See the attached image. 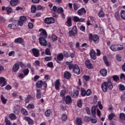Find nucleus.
Listing matches in <instances>:
<instances>
[{
  "instance_id": "nucleus-1",
  "label": "nucleus",
  "mask_w": 125,
  "mask_h": 125,
  "mask_svg": "<svg viewBox=\"0 0 125 125\" xmlns=\"http://www.w3.org/2000/svg\"><path fill=\"white\" fill-rule=\"evenodd\" d=\"M65 64L68 66L69 70H72L74 74H76V75L81 74V69L78 64H74L72 62H66Z\"/></svg>"
},
{
  "instance_id": "nucleus-2",
  "label": "nucleus",
  "mask_w": 125,
  "mask_h": 125,
  "mask_svg": "<svg viewBox=\"0 0 125 125\" xmlns=\"http://www.w3.org/2000/svg\"><path fill=\"white\" fill-rule=\"evenodd\" d=\"M107 88H109V89H113V85L112 84L111 80H108L107 82H104L102 83V88L104 92L107 91Z\"/></svg>"
},
{
  "instance_id": "nucleus-3",
  "label": "nucleus",
  "mask_w": 125,
  "mask_h": 125,
  "mask_svg": "<svg viewBox=\"0 0 125 125\" xmlns=\"http://www.w3.org/2000/svg\"><path fill=\"white\" fill-rule=\"evenodd\" d=\"M89 39L91 41H93L94 43H98L99 42V36L96 34H92V33H90L89 34Z\"/></svg>"
},
{
  "instance_id": "nucleus-4",
  "label": "nucleus",
  "mask_w": 125,
  "mask_h": 125,
  "mask_svg": "<svg viewBox=\"0 0 125 125\" xmlns=\"http://www.w3.org/2000/svg\"><path fill=\"white\" fill-rule=\"evenodd\" d=\"M27 21V18L25 16H21L20 17V19L18 21L19 25L22 27L24 23H26Z\"/></svg>"
},
{
  "instance_id": "nucleus-5",
  "label": "nucleus",
  "mask_w": 125,
  "mask_h": 125,
  "mask_svg": "<svg viewBox=\"0 0 125 125\" xmlns=\"http://www.w3.org/2000/svg\"><path fill=\"white\" fill-rule=\"evenodd\" d=\"M39 32H41L40 34V38L42 39H47V33H46V30L43 29H39Z\"/></svg>"
},
{
  "instance_id": "nucleus-6",
  "label": "nucleus",
  "mask_w": 125,
  "mask_h": 125,
  "mask_svg": "<svg viewBox=\"0 0 125 125\" xmlns=\"http://www.w3.org/2000/svg\"><path fill=\"white\" fill-rule=\"evenodd\" d=\"M70 37H75L77 35V26H74L71 30L68 32Z\"/></svg>"
},
{
  "instance_id": "nucleus-7",
  "label": "nucleus",
  "mask_w": 125,
  "mask_h": 125,
  "mask_svg": "<svg viewBox=\"0 0 125 125\" xmlns=\"http://www.w3.org/2000/svg\"><path fill=\"white\" fill-rule=\"evenodd\" d=\"M44 22L45 23V24H53V23L55 22V20L53 18H46L44 20Z\"/></svg>"
},
{
  "instance_id": "nucleus-8",
  "label": "nucleus",
  "mask_w": 125,
  "mask_h": 125,
  "mask_svg": "<svg viewBox=\"0 0 125 125\" xmlns=\"http://www.w3.org/2000/svg\"><path fill=\"white\" fill-rule=\"evenodd\" d=\"M39 42L40 44L43 45V46L47 45V41L45 40V38H39Z\"/></svg>"
},
{
  "instance_id": "nucleus-9",
  "label": "nucleus",
  "mask_w": 125,
  "mask_h": 125,
  "mask_svg": "<svg viewBox=\"0 0 125 125\" xmlns=\"http://www.w3.org/2000/svg\"><path fill=\"white\" fill-rule=\"evenodd\" d=\"M85 13H86V10H85V9L83 7L78 10L77 11V14L79 16H82V15H83V14H85Z\"/></svg>"
},
{
  "instance_id": "nucleus-10",
  "label": "nucleus",
  "mask_w": 125,
  "mask_h": 125,
  "mask_svg": "<svg viewBox=\"0 0 125 125\" xmlns=\"http://www.w3.org/2000/svg\"><path fill=\"white\" fill-rule=\"evenodd\" d=\"M32 51L35 57H39L40 56V51L38 49L33 48Z\"/></svg>"
},
{
  "instance_id": "nucleus-11",
  "label": "nucleus",
  "mask_w": 125,
  "mask_h": 125,
  "mask_svg": "<svg viewBox=\"0 0 125 125\" xmlns=\"http://www.w3.org/2000/svg\"><path fill=\"white\" fill-rule=\"evenodd\" d=\"M72 76V74H71V72L69 71H65L64 73L63 77L64 79H66V80H70L71 79V77Z\"/></svg>"
},
{
  "instance_id": "nucleus-12",
  "label": "nucleus",
  "mask_w": 125,
  "mask_h": 125,
  "mask_svg": "<svg viewBox=\"0 0 125 125\" xmlns=\"http://www.w3.org/2000/svg\"><path fill=\"white\" fill-rule=\"evenodd\" d=\"M85 65L88 69H92L93 68V66L92 65V64L90 63V61L89 60H86L85 62Z\"/></svg>"
},
{
  "instance_id": "nucleus-13",
  "label": "nucleus",
  "mask_w": 125,
  "mask_h": 125,
  "mask_svg": "<svg viewBox=\"0 0 125 125\" xmlns=\"http://www.w3.org/2000/svg\"><path fill=\"white\" fill-rule=\"evenodd\" d=\"M90 56L93 60H95V59H96V53L94 50H91L90 52Z\"/></svg>"
},
{
  "instance_id": "nucleus-14",
  "label": "nucleus",
  "mask_w": 125,
  "mask_h": 125,
  "mask_svg": "<svg viewBox=\"0 0 125 125\" xmlns=\"http://www.w3.org/2000/svg\"><path fill=\"white\" fill-rule=\"evenodd\" d=\"M19 3V0H11L10 4L11 6H16Z\"/></svg>"
},
{
  "instance_id": "nucleus-15",
  "label": "nucleus",
  "mask_w": 125,
  "mask_h": 125,
  "mask_svg": "<svg viewBox=\"0 0 125 125\" xmlns=\"http://www.w3.org/2000/svg\"><path fill=\"white\" fill-rule=\"evenodd\" d=\"M15 42H16L17 43H21L22 44V45H24V40L21 37L16 39L15 40Z\"/></svg>"
},
{
  "instance_id": "nucleus-16",
  "label": "nucleus",
  "mask_w": 125,
  "mask_h": 125,
  "mask_svg": "<svg viewBox=\"0 0 125 125\" xmlns=\"http://www.w3.org/2000/svg\"><path fill=\"white\" fill-rule=\"evenodd\" d=\"M73 21L74 22H83L84 21V19L80 18L79 17L74 16L73 18Z\"/></svg>"
},
{
  "instance_id": "nucleus-17",
  "label": "nucleus",
  "mask_w": 125,
  "mask_h": 125,
  "mask_svg": "<svg viewBox=\"0 0 125 125\" xmlns=\"http://www.w3.org/2000/svg\"><path fill=\"white\" fill-rule=\"evenodd\" d=\"M60 79H58L55 82V86L56 90H59L60 87Z\"/></svg>"
},
{
  "instance_id": "nucleus-18",
  "label": "nucleus",
  "mask_w": 125,
  "mask_h": 125,
  "mask_svg": "<svg viewBox=\"0 0 125 125\" xmlns=\"http://www.w3.org/2000/svg\"><path fill=\"white\" fill-rule=\"evenodd\" d=\"M20 68V67L19 66V64L15 63L13 66V72H14V73L17 72L18 71V70H19Z\"/></svg>"
},
{
  "instance_id": "nucleus-19",
  "label": "nucleus",
  "mask_w": 125,
  "mask_h": 125,
  "mask_svg": "<svg viewBox=\"0 0 125 125\" xmlns=\"http://www.w3.org/2000/svg\"><path fill=\"white\" fill-rule=\"evenodd\" d=\"M0 84H2L1 86H5L6 85V81L5 78L3 77H0Z\"/></svg>"
},
{
  "instance_id": "nucleus-20",
  "label": "nucleus",
  "mask_w": 125,
  "mask_h": 125,
  "mask_svg": "<svg viewBox=\"0 0 125 125\" xmlns=\"http://www.w3.org/2000/svg\"><path fill=\"white\" fill-rule=\"evenodd\" d=\"M64 59V55L62 53H60L57 55V62H58V61H62Z\"/></svg>"
},
{
  "instance_id": "nucleus-21",
  "label": "nucleus",
  "mask_w": 125,
  "mask_h": 125,
  "mask_svg": "<svg viewBox=\"0 0 125 125\" xmlns=\"http://www.w3.org/2000/svg\"><path fill=\"white\" fill-rule=\"evenodd\" d=\"M100 73L103 77H106L107 76V70L106 69L103 68L101 69Z\"/></svg>"
},
{
  "instance_id": "nucleus-22",
  "label": "nucleus",
  "mask_w": 125,
  "mask_h": 125,
  "mask_svg": "<svg viewBox=\"0 0 125 125\" xmlns=\"http://www.w3.org/2000/svg\"><path fill=\"white\" fill-rule=\"evenodd\" d=\"M72 98L70 97V96H67L65 99V103L69 105V104H71L72 103Z\"/></svg>"
},
{
  "instance_id": "nucleus-23",
  "label": "nucleus",
  "mask_w": 125,
  "mask_h": 125,
  "mask_svg": "<svg viewBox=\"0 0 125 125\" xmlns=\"http://www.w3.org/2000/svg\"><path fill=\"white\" fill-rule=\"evenodd\" d=\"M67 18L66 26L68 27H71V26H72V18L70 17H68Z\"/></svg>"
},
{
  "instance_id": "nucleus-24",
  "label": "nucleus",
  "mask_w": 125,
  "mask_h": 125,
  "mask_svg": "<svg viewBox=\"0 0 125 125\" xmlns=\"http://www.w3.org/2000/svg\"><path fill=\"white\" fill-rule=\"evenodd\" d=\"M110 49L112 51H118V45L112 44L110 46Z\"/></svg>"
},
{
  "instance_id": "nucleus-25",
  "label": "nucleus",
  "mask_w": 125,
  "mask_h": 125,
  "mask_svg": "<svg viewBox=\"0 0 125 125\" xmlns=\"http://www.w3.org/2000/svg\"><path fill=\"white\" fill-rule=\"evenodd\" d=\"M36 98L37 99H41L42 98V92L41 90L39 89H37Z\"/></svg>"
},
{
  "instance_id": "nucleus-26",
  "label": "nucleus",
  "mask_w": 125,
  "mask_h": 125,
  "mask_svg": "<svg viewBox=\"0 0 125 125\" xmlns=\"http://www.w3.org/2000/svg\"><path fill=\"white\" fill-rule=\"evenodd\" d=\"M96 109H97V106L96 105L93 106L91 108L92 114L94 117L95 116L96 114Z\"/></svg>"
},
{
  "instance_id": "nucleus-27",
  "label": "nucleus",
  "mask_w": 125,
  "mask_h": 125,
  "mask_svg": "<svg viewBox=\"0 0 125 125\" xmlns=\"http://www.w3.org/2000/svg\"><path fill=\"white\" fill-rule=\"evenodd\" d=\"M25 120L26 121V122H28V125H33V120H32L31 118L29 117H25Z\"/></svg>"
},
{
  "instance_id": "nucleus-28",
  "label": "nucleus",
  "mask_w": 125,
  "mask_h": 125,
  "mask_svg": "<svg viewBox=\"0 0 125 125\" xmlns=\"http://www.w3.org/2000/svg\"><path fill=\"white\" fill-rule=\"evenodd\" d=\"M42 83H43V82L42 80L39 81L37 83H36V86L38 87V88H40L42 86Z\"/></svg>"
},
{
  "instance_id": "nucleus-29",
  "label": "nucleus",
  "mask_w": 125,
  "mask_h": 125,
  "mask_svg": "<svg viewBox=\"0 0 125 125\" xmlns=\"http://www.w3.org/2000/svg\"><path fill=\"white\" fill-rule=\"evenodd\" d=\"M9 118L13 121L17 119V117L13 113H11L10 114H9Z\"/></svg>"
},
{
  "instance_id": "nucleus-30",
  "label": "nucleus",
  "mask_w": 125,
  "mask_h": 125,
  "mask_svg": "<svg viewBox=\"0 0 125 125\" xmlns=\"http://www.w3.org/2000/svg\"><path fill=\"white\" fill-rule=\"evenodd\" d=\"M6 11H7V13L8 14H10L13 11V10L10 6H8L6 8Z\"/></svg>"
},
{
  "instance_id": "nucleus-31",
  "label": "nucleus",
  "mask_w": 125,
  "mask_h": 125,
  "mask_svg": "<svg viewBox=\"0 0 125 125\" xmlns=\"http://www.w3.org/2000/svg\"><path fill=\"white\" fill-rule=\"evenodd\" d=\"M82 118H80V117H77L76 119V124L78 125H83V123H82Z\"/></svg>"
},
{
  "instance_id": "nucleus-32",
  "label": "nucleus",
  "mask_w": 125,
  "mask_h": 125,
  "mask_svg": "<svg viewBox=\"0 0 125 125\" xmlns=\"http://www.w3.org/2000/svg\"><path fill=\"white\" fill-rule=\"evenodd\" d=\"M98 15L100 18H103L105 16V14H104L103 10H101L99 12Z\"/></svg>"
},
{
  "instance_id": "nucleus-33",
  "label": "nucleus",
  "mask_w": 125,
  "mask_h": 125,
  "mask_svg": "<svg viewBox=\"0 0 125 125\" xmlns=\"http://www.w3.org/2000/svg\"><path fill=\"white\" fill-rule=\"evenodd\" d=\"M0 98H1L2 103L3 104H6V102L7 101V99H5V98H4V97L2 95L0 96Z\"/></svg>"
},
{
  "instance_id": "nucleus-34",
  "label": "nucleus",
  "mask_w": 125,
  "mask_h": 125,
  "mask_svg": "<svg viewBox=\"0 0 125 125\" xmlns=\"http://www.w3.org/2000/svg\"><path fill=\"white\" fill-rule=\"evenodd\" d=\"M78 96H79V91H78V90H76L74 91L73 94L72 95V97L76 98V97H78Z\"/></svg>"
},
{
  "instance_id": "nucleus-35",
  "label": "nucleus",
  "mask_w": 125,
  "mask_h": 125,
  "mask_svg": "<svg viewBox=\"0 0 125 125\" xmlns=\"http://www.w3.org/2000/svg\"><path fill=\"white\" fill-rule=\"evenodd\" d=\"M31 11L32 13H36V11H37V7L34 5H32Z\"/></svg>"
},
{
  "instance_id": "nucleus-36",
  "label": "nucleus",
  "mask_w": 125,
  "mask_h": 125,
  "mask_svg": "<svg viewBox=\"0 0 125 125\" xmlns=\"http://www.w3.org/2000/svg\"><path fill=\"white\" fill-rule=\"evenodd\" d=\"M30 72V70L28 69H24L22 70V73H23V74L25 76H27V75H29V72Z\"/></svg>"
},
{
  "instance_id": "nucleus-37",
  "label": "nucleus",
  "mask_w": 125,
  "mask_h": 125,
  "mask_svg": "<svg viewBox=\"0 0 125 125\" xmlns=\"http://www.w3.org/2000/svg\"><path fill=\"white\" fill-rule=\"evenodd\" d=\"M121 18L123 19V20H125V11L124 10H122L121 11Z\"/></svg>"
},
{
  "instance_id": "nucleus-38",
  "label": "nucleus",
  "mask_w": 125,
  "mask_h": 125,
  "mask_svg": "<svg viewBox=\"0 0 125 125\" xmlns=\"http://www.w3.org/2000/svg\"><path fill=\"white\" fill-rule=\"evenodd\" d=\"M115 17L117 21H120L121 20V17L120 16L119 13L116 12L115 13Z\"/></svg>"
},
{
  "instance_id": "nucleus-39",
  "label": "nucleus",
  "mask_w": 125,
  "mask_h": 125,
  "mask_svg": "<svg viewBox=\"0 0 125 125\" xmlns=\"http://www.w3.org/2000/svg\"><path fill=\"white\" fill-rule=\"evenodd\" d=\"M51 113V109H47L45 111V116L46 117H49L50 116V113Z\"/></svg>"
},
{
  "instance_id": "nucleus-40",
  "label": "nucleus",
  "mask_w": 125,
  "mask_h": 125,
  "mask_svg": "<svg viewBox=\"0 0 125 125\" xmlns=\"http://www.w3.org/2000/svg\"><path fill=\"white\" fill-rule=\"evenodd\" d=\"M77 106L78 107H79V108H82V106H83V102H82L81 99H79L78 100Z\"/></svg>"
},
{
  "instance_id": "nucleus-41",
  "label": "nucleus",
  "mask_w": 125,
  "mask_h": 125,
  "mask_svg": "<svg viewBox=\"0 0 125 125\" xmlns=\"http://www.w3.org/2000/svg\"><path fill=\"white\" fill-rule=\"evenodd\" d=\"M116 117V115L114 113H111L108 116V119L110 121H112L114 118Z\"/></svg>"
},
{
  "instance_id": "nucleus-42",
  "label": "nucleus",
  "mask_w": 125,
  "mask_h": 125,
  "mask_svg": "<svg viewBox=\"0 0 125 125\" xmlns=\"http://www.w3.org/2000/svg\"><path fill=\"white\" fill-rule=\"evenodd\" d=\"M81 94L82 96L84 97L86 95V93L85 90L83 88H82L81 90Z\"/></svg>"
},
{
  "instance_id": "nucleus-43",
  "label": "nucleus",
  "mask_w": 125,
  "mask_h": 125,
  "mask_svg": "<svg viewBox=\"0 0 125 125\" xmlns=\"http://www.w3.org/2000/svg\"><path fill=\"white\" fill-rule=\"evenodd\" d=\"M89 79H90V77L89 76H83V79L84 80V81H85V82H88L89 81Z\"/></svg>"
},
{
  "instance_id": "nucleus-44",
  "label": "nucleus",
  "mask_w": 125,
  "mask_h": 125,
  "mask_svg": "<svg viewBox=\"0 0 125 125\" xmlns=\"http://www.w3.org/2000/svg\"><path fill=\"white\" fill-rule=\"evenodd\" d=\"M21 113L23 115H24V116H27L28 115V111H27V110L25 108L21 109Z\"/></svg>"
},
{
  "instance_id": "nucleus-45",
  "label": "nucleus",
  "mask_w": 125,
  "mask_h": 125,
  "mask_svg": "<svg viewBox=\"0 0 125 125\" xmlns=\"http://www.w3.org/2000/svg\"><path fill=\"white\" fill-rule=\"evenodd\" d=\"M91 118L87 116H85L84 118V122H86V123H88L90 122Z\"/></svg>"
},
{
  "instance_id": "nucleus-46",
  "label": "nucleus",
  "mask_w": 125,
  "mask_h": 125,
  "mask_svg": "<svg viewBox=\"0 0 125 125\" xmlns=\"http://www.w3.org/2000/svg\"><path fill=\"white\" fill-rule=\"evenodd\" d=\"M57 13L61 14V13L64 12V9H63V8H62V7H60L57 10Z\"/></svg>"
},
{
  "instance_id": "nucleus-47",
  "label": "nucleus",
  "mask_w": 125,
  "mask_h": 125,
  "mask_svg": "<svg viewBox=\"0 0 125 125\" xmlns=\"http://www.w3.org/2000/svg\"><path fill=\"white\" fill-rule=\"evenodd\" d=\"M16 11H19V10L20 11H24L25 9L24 8L18 6V7H16Z\"/></svg>"
},
{
  "instance_id": "nucleus-48",
  "label": "nucleus",
  "mask_w": 125,
  "mask_h": 125,
  "mask_svg": "<svg viewBox=\"0 0 125 125\" xmlns=\"http://www.w3.org/2000/svg\"><path fill=\"white\" fill-rule=\"evenodd\" d=\"M67 115L65 114H63L62 116V121H63L64 122H65V121L67 120Z\"/></svg>"
},
{
  "instance_id": "nucleus-49",
  "label": "nucleus",
  "mask_w": 125,
  "mask_h": 125,
  "mask_svg": "<svg viewBox=\"0 0 125 125\" xmlns=\"http://www.w3.org/2000/svg\"><path fill=\"white\" fill-rule=\"evenodd\" d=\"M103 59L104 61V63L105 64L107 65V66H109V62H108V60H107V57L106 56H104Z\"/></svg>"
},
{
  "instance_id": "nucleus-50",
  "label": "nucleus",
  "mask_w": 125,
  "mask_h": 125,
  "mask_svg": "<svg viewBox=\"0 0 125 125\" xmlns=\"http://www.w3.org/2000/svg\"><path fill=\"white\" fill-rule=\"evenodd\" d=\"M91 122L92 124H96L97 123V118L96 117L93 118H91Z\"/></svg>"
},
{
  "instance_id": "nucleus-51",
  "label": "nucleus",
  "mask_w": 125,
  "mask_h": 125,
  "mask_svg": "<svg viewBox=\"0 0 125 125\" xmlns=\"http://www.w3.org/2000/svg\"><path fill=\"white\" fill-rule=\"evenodd\" d=\"M65 94H66V91L65 90H62L61 91V96L62 97H65Z\"/></svg>"
},
{
  "instance_id": "nucleus-52",
  "label": "nucleus",
  "mask_w": 125,
  "mask_h": 125,
  "mask_svg": "<svg viewBox=\"0 0 125 125\" xmlns=\"http://www.w3.org/2000/svg\"><path fill=\"white\" fill-rule=\"evenodd\" d=\"M73 7L74 10H78L79 8H80V7H79V5L77 3H74L73 4Z\"/></svg>"
},
{
  "instance_id": "nucleus-53",
  "label": "nucleus",
  "mask_w": 125,
  "mask_h": 125,
  "mask_svg": "<svg viewBox=\"0 0 125 125\" xmlns=\"http://www.w3.org/2000/svg\"><path fill=\"white\" fill-rule=\"evenodd\" d=\"M45 54L46 55H51V54L50 53V49L47 48L45 51Z\"/></svg>"
},
{
  "instance_id": "nucleus-54",
  "label": "nucleus",
  "mask_w": 125,
  "mask_h": 125,
  "mask_svg": "<svg viewBox=\"0 0 125 125\" xmlns=\"http://www.w3.org/2000/svg\"><path fill=\"white\" fill-rule=\"evenodd\" d=\"M113 81H114V82H118V81H119V80H120L119 77H118V76L117 75H114L112 77Z\"/></svg>"
},
{
  "instance_id": "nucleus-55",
  "label": "nucleus",
  "mask_w": 125,
  "mask_h": 125,
  "mask_svg": "<svg viewBox=\"0 0 125 125\" xmlns=\"http://www.w3.org/2000/svg\"><path fill=\"white\" fill-rule=\"evenodd\" d=\"M5 123L6 125H11L10 121H9L7 118L5 119Z\"/></svg>"
},
{
  "instance_id": "nucleus-56",
  "label": "nucleus",
  "mask_w": 125,
  "mask_h": 125,
  "mask_svg": "<svg viewBox=\"0 0 125 125\" xmlns=\"http://www.w3.org/2000/svg\"><path fill=\"white\" fill-rule=\"evenodd\" d=\"M27 108H28V109H34L35 108V105L33 104H29L27 105Z\"/></svg>"
},
{
  "instance_id": "nucleus-57",
  "label": "nucleus",
  "mask_w": 125,
  "mask_h": 125,
  "mask_svg": "<svg viewBox=\"0 0 125 125\" xmlns=\"http://www.w3.org/2000/svg\"><path fill=\"white\" fill-rule=\"evenodd\" d=\"M91 95V90L90 89H87L86 91V95L87 96H89V95Z\"/></svg>"
},
{
  "instance_id": "nucleus-58",
  "label": "nucleus",
  "mask_w": 125,
  "mask_h": 125,
  "mask_svg": "<svg viewBox=\"0 0 125 125\" xmlns=\"http://www.w3.org/2000/svg\"><path fill=\"white\" fill-rule=\"evenodd\" d=\"M20 64V66L21 68H26V67H27V66H26V65L24 64V63H23V62H19Z\"/></svg>"
},
{
  "instance_id": "nucleus-59",
  "label": "nucleus",
  "mask_w": 125,
  "mask_h": 125,
  "mask_svg": "<svg viewBox=\"0 0 125 125\" xmlns=\"http://www.w3.org/2000/svg\"><path fill=\"white\" fill-rule=\"evenodd\" d=\"M43 9H44V7L41 5H39L37 7V10H43Z\"/></svg>"
},
{
  "instance_id": "nucleus-60",
  "label": "nucleus",
  "mask_w": 125,
  "mask_h": 125,
  "mask_svg": "<svg viewBox=\"0 0 125 125\" xmlns=\"http://www.w3.org/2000/svg\"><path fill=\"white\" fill-rule=\"evenodd\" d=\"M18 77L20 78L21 80H22V79L25 78V76L24 75L23 73H20V74L18 75Z\"/></svg>"
},
{
  "instance_id": "nucleus-61",
  "label": "nucleus",
  "mask_w": 125,
  "mask_h": 125,
  "mask_svg": "<svg viewBox=\"0 0 125 125\" xmlns=\"http://www.w3.org/2000/svg\"><path fill=\"white\" fill-rule=\"evenodd\" d=\"M119 87L120 90H125V86L122 84L119 85Z\"/></svg>"
},
{
  "instance_id": "nucleus-62",
  "label": "nucleus",
  "mask_w": 125,
  "mask_h": 125,
  "mask_svg": "<svg viewBox=\"0 0 125 125\" xmlns=\"http://www.w3.org/2000/svg\"><path fill=\"white\" fill-rule=\"evenodd\" d=\"M63 55L64 57H66V58H68V57H69V53H68V52L67 51H63Z\"/></svg>"
},
{
  "instance_id": "nucleus-63",
  "label": "nucleus",
  "mask_w": 125,
  "mask_h": 125,
  "mask_svg": "<svg viewBox=\"0 0 125 125\" xmlns=\"http://www.w3.org/2000/svg\"><path fill=\"white\" fill-rule=\"evenodd\" d=\"M80 30H81V31H82V32H84V31H85V26L83 25H81L80 28Z\"/></svg>"
},
{
  "instance_id": "nucleus-64",
  "label": "nucleus",
  "mask_w": 125,
  "mask_h": 125,
  "mask_svg": "<svg viewBox=\"0 0 125 125\" xmlns=\"http://www.w3.org/2000/svg\"><path fill=\"white\" fill-rule=\"evenodd\" d=\"M44 60L48 62V61H51V57H45Z\"/></svg>"
}]
</instances>
